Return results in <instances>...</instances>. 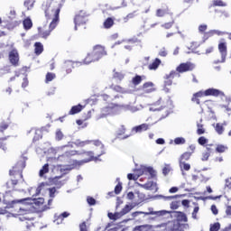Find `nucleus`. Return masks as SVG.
I'll return each instance as SVG.
<instances>
[{"mask_svg": "<svg viewBox=\"0 0 231 231\" xmlns=\"http://www.w3.org/2000/svg\"><path fill=\"white\" fill-rule=\"evenodd\" d=\"M34 3H35V0H25L23 3V5L25 6V8H27V10H30V6L31 8H33Z\"/></svg>", "mask_w": 231, "mask_h": 231, "instance_id": "nucleus-42", "label": "nucleus"}, {"mask_svg": "<svg viewBox=\"0 0 231 231\" xmlns=\"http://www.w3.org/2000/svg\"><path fill=\"white\" fill-rule=\"evenodd\" d=\"M213 6H226V3L223 2L222 0H214Z\"/></svg>", "mask_w": 231, "mask_h": 231, "instance_id": "nucleus-53", "label": "nucleus"}, {"mask_svg": "<svg viewBox=\"0 0 231 231\" xmlns=\"http://www.w3.org/2000/svg\"><path fill=\"white\" fill-rule=\"evenodd\" d=\"M49 192H50V198L53 199L55 198V192H57V189H55V187L49 188Z\"/></svg>", "mask_w": 231, "mask_h": 231, "instance_id": "nucleus-61", "label": "nucleus"}, {"mask_svg": "<svg viewBox=\"0 0 231 231\" xmlns=\"http://www.w3.org/2000/svg\"><path fill=\"white\" fill-rule=\"evenodd\" d=\"M9 60L13 66L19 64V53L17 51H11L9 53Z\"/></svg>", "mask_w": 231, "mask_h": 231, "instance_id": "nucleus-14", "label": "nucleus"}, {"mask_svg": "<svg viewBox=\"0 0 231 231\" xmlns=\"http://www.w3.org/2000/svg\"><path fill=\"white\" fill-rule=\"evenodd\" d=\"M115 24V20L111 17H108L104 22V28L106 30H109V28H112V26Z\"/></svg>", "mask_w": 231, "mask_h": 231, "instance_id": "nucleus-28", "label": "nucleus"}, {"mask_svg": "<svg viewBox=\"0 0 231 231\" xmlns=\"http://www.w3.org/2000/svg\"><path fill=\"white\" fill-rule=\"evenodd\" d=\"M23 26L25 32H28V30H32V28H33V22H32V18L30 17L25 18L23 21Z\"/></svg>", "mask_w": 231, "mask_h": 231, "instance_id": "nucleus-19", "label": "nucleus"}, {"mask_svg": "<svg viewBox=\"0 0 231 231\" xmlns=\"http://www.w3.org/2000/svg\"><path fill=\"white\" fill-rule=\"evenodd\" d=\"M178 198H185V194L173 195V196L154 195L150 197L151 199H164L165 201L171 200V199H176Z\"/></svg>", "mask_w": 231, "mask_h": 231, "instance_id": "nucleus-11", "label": "nucleus"}, {"mask_svg": "<svg viewBox=\"0 0 231 231\" xmlns=\"http://www.w3.org/2000/svg\"><path fill=\"white\" fill-rule=\"evenodd\" d=\"M176 75H178V72H176V70H171L170 74H166L164 76V86H172V79H174Z\"/></svg>", "mask_w": 231, "mask_h": 231, "instance_id": "nucleus-13", "label": "nucleus"}, {"mask_svg": "<svg viewBox=\"0 0 231 231\" xmlns=\"http://www.w3.org/2000/svg\"><path fill=\"white\" fill-rule=\"evenodd\" d=\"M152 228L151 225H143V226H137L134 227V231H149Z\"/></svg>", "mask_w": 231, "mask_h": 231, "instance_id": "nucleus-33", "label": "nucleus"}, {"mask_svg": "<svg viewBox=\"0 0 231 231\" xmlns=\"http://www.w3.org/2000/svg\"><path fill=\"white\" fill-rule=\"evenodd\" d=\"M202 97H205L203 94V90H200L195 94H193L192 97H191V102H196L198 104V106H199L200 101L199 98H202Z\"/></svg>", "mask_w": 231, "mask_h": 231, "instance_id": "nucleus-21", "label": "nucleus"}, {"mask_svg": "<svg viewBox=\"0 0 231 231\" xmlns=\"http://www.w3.org/2000/svg\"><path fill=\"white\" fill-rule=\"evenodd\" d=\"M138 206V203H133L132 205H125V208L120 211L121 216H125V214H129L134 207Z\"/></svg>", "mask_w": 231, "mask_h": 231, "instance_id": "nucleus-22", "label": "nucleus"}, {"mask_svg": "<svg viewBox=\"0 0 231 231\" xmlns=\"http://www.w3.org/2000/svg\"><path fill=\"white\" fill-rule=\"evenodd\" d=\"M198 143L199 145H207V143H208V139H207L205 136H200L198 139Z\"/></svg>", "mask_w": 231, "mask_h": 231, "instance_id": "nucleus-48", "label": "nucleus"}, {"mask_svg": "<svg viewBox=\"0 0 231 231\" xmlns=\"http://www.w3.org/2000/svg\"><path fill=\"white\" fill-rule=\"evenodd\" d=\"M157 184L154 181H147L144 184H139V187H142V189H145V190H152V187H156Z\"/></svg>", "mask_w": 231, "mask_h": 231, "instance_id": "nucleus-23", "label": "nucleus"}, {"mask_svg": "<svg viewBox=\"0 0 231 231\" xmlns=\"http://www.w3.org/2000/svg\"><path fill=\"white\" fill-rule=\"evenodd\" d=\"M190 156H192V152H185L180 155L179 162H189L190 160Z\"/></svg>", "mask_w": 231, "mask_h": 231, "instance_id": "nucleus-29", "label": "nucleus"}, {"mask_svg": "<svg viewBox=\"0 0 231 231\" xmlns=\"http://www.w3.org/2000/svg\"><path fill=\"white\" fill-rule=\"evenodd\" d=\"M17 183H19V180L17 179H12L10 181L6 182V187L7 189H10V185H12V187H15V185H17Z\"/></svg>", "mask_w": 231, "mask_h": 231, "instance_id": "nucleus-45", "label": "nucleus"}, {"mask_svg": "<svg viewBox=\"0 0 231 231\" xmlns=\"http://www.w3.org/2000/svg\"><path fill=\"white\" fill-rule=\"evenodd\" d=\"M17 203H23V205H35L36 207H41V205H44V198H26L22 199H14L11 202H8L7 208H14V206L17 205Z\"/></svg>", "mask_w": 231, "mask_h": 231, "instance_id": "nucleus-3", "label": "nucleus"}, {"mask_svg": "<svg viewBox=\"0 0 231 231\" xmlns=\"http://www.w3.org/2000/svg\"><path fill=\"white\" fill-rule=\"evenodd\" d=\"M132 83L134 86H139V84L142 83V76L136 75L135 77L133 78Z\"/></svg>", "mask_w": 231, "mask_h": 231, "instance_id": "nucleus-37", "label": "nucleus"}, {"mask_svg": "<svg viewBox=\"0 0 231 231\" xmlns=\"http://www.w3.org/2000/svg\"><path fill=\"white\" fill-rule=\"evenodd\" d=\"M167 214L171 215V217H175L176 219L173 221H177L178 223H187L189 221V218L187 217V215L184 212L181 211H168Z\"/></svg>", "mask_w": 231, "mask_h": 231, "instance_id": "nucleus-6", "label": "nucleus"}, {"mask_svg": "<svg viewBox=\"0 0 231 231\" xmlns=\"http://www.w3.org/2000/svg\"><path fill=\"white\" fill-rule=\"evenodd\" d=\"M86 17H88V14H86V12L84 11H80L79 14H76L75 18H74V24H76V26H80L81 24H86L88 19H86Z\"/></svg>", "mask_w": 231, "mask_h": 231, "instance_id": "nucleus-8", "label": "nucleus"}, {"mask_svg": "<svg viewBox=\"0 0 231 231\" xmlns=\"http://www.w3.org/2000/svg\"><path fill=\"white\" fill-rule=\"evenodd\" d=\"M143 172H148V174H150V178L152 180L154 178H156V171L154 170V168L149 166V167H145L143 169Z\"/></svg>", "mask_w": 231, "mask_h": 231, "instance_id": "nucleus-27", "label": "nucleus"}, {"mask_svg": "<svg viewBox=\"0 0 231 231\" xmlns=\"http://www.w3.org/2000/svg\"><path fill=\"white\" fill-rule=\"evenodd\" d=\"M83 108L84 106H82V105L80 104H79L78 106H73L69 110V115H77L80 113V111H82Z\"/></svg>", "mask_w": 231, "mask_h": 231, "instance_id": "nucleus-24", "label": "nucleus"}, {"mask_svg": "<svg viewBox=\"0 0 231 231\" xmlns=\"http://www.w3.org/2000/svg\"><path fill=\"white\" fill-rule=\"evenodd\" d=\"M228 149L227 146H225L223 144H218L216 148L217 152H225Z\"/></svg>", "mask_w": 231, "mask_h": 231, "instance_id": "nucleus-50", "label": "nucleus"}, {"mask_svg": "<svg viewBox=\"0 0 231 231\" xmlns=\"http://www.w3.org/2000/svg\"><path fill=\"white\" fill-rule=\"evenodd\" d=\"M41 138H42V134H41V131L40 130H36L35 131V135L32 139V142L35 143V142H39V140H41Z\"/></svg>", "mask_w": 231, "mask_h": 231, "instance_id": "nucleus-47", "label": "nucleus"}, {"mask_svg": "<svg viewBox=\"0 0 231 231\" xmlns=\"http://www.w3.org/2000/svg\"><path fill=\"white\" fill-rule=\"evenodd\" d=\"M160 64H162V60L156 58L154 61L148 66L150 70H156L157 68H160Z\"/></svg>", "mask_w": 231, "mask_h": 231, "instance_id": "nucleus-26", "label": "nucleus"}, {"mask_svg": "<svg viewBox=\"0 0 231 231\" xmlns=\"http://www.w3.org/2000/svg\"><path fill=\"white\" fill-rule=\"evenodd\" d=\"M166 231H181V226H180V222L172 221L168 224L165 228Z\"/></svg>", "mask_w": 231, "mask_h": 231, "instance_id": "nucleus-15", "label": "nucleus"}, {"mask_svg": "<svg viewBox=\"0 0 231 231\" xmlns=\"http://www.w3.org/2000/svg\"><path fill=\"white\" fill-rule=\"evenodd\" d=\"M91 142H93V143H94V145H96V147H101V151H106V146L104 145V143H102V142L100 140H94Z\"/></svg>", "mask_w": 231, "mask_h": 231, "instance_id": "nucleus-41", "label": "nucleus"}, {"mask_svg": "<svg viewBox=\"0 0 231 231\" xmlns=\"http://www.w3.org/2000/svg\"><path fill=\"white\" fill-rule=\"evenodd\" d=\"M203 95L204 97H224L225 93L217 88H208L205 91H203Z\"/></svg>", "mask_w": 231, "mask_h": 231, "instance_id": "nucleus-9", "label": "nucleus"}, {"mask_svg": "<svg viewBox=\"0 0 231 231\" xmlns=\"http://www.w3.org/2000/svg\"><path fill=\"white\" fill-rule=\"evenodd\" d=\"M171 210H178L180 208V202L179 201H172L170 205Z\"/></svg>", "mask_w": 231, "mask_h": 231, "instance_id": "nucleus-54", "label": "nucleus"}, {"mask_svg": "<svg viewBox=\"0 0 231 231\" xmlns=\"http://www.w3.org/2000/svg\"><path fill=\"white\" fill-rule=\"evenodd\" d=\"M140 176L138 175H134V173H128L127 174V179L130 180V181H136V180H138Z\"/></svg>", "mask_w": 231, "mask_h": 231, "instance_id": "nucleus-55", "label": "nucleus"}, {"mask_svg": "<svg viewBox=\"0 0 231 231\" xmlns=\"http://www.w3.org/2000/svg\"><path fill=\"white\" fill-rule=\"evenodd\" d=\"M137 194V197H138V205H140V203H143V200L145 199V194L144 193H142L140 191H137L136 192Z\"/></svg>", "mask_w": 231, "mask_h": 231, "instance_id": "nucleus-46", "label": "nucleus"}, {"mask_svg": "<svg viewBox=\"0 0 231 231\" xmlns=\"http://www.w3.org/2000/svg\"><path fill=\"white\" fill-rule=\"evenodd\" d=\"M107 216L109 219H111L112 221H116V219H120V217H122V214L120 212H116V213L109 212Z\"/></svg>", "mask_w": 231, "mask_h": 231, "instance_id": "nucleus-30", "label": "nucleus"}, {"mask_svg": "<svg viewBox=\"0 0 231 231\" xmlns=\"http://www.w3.org/2000/svg\"><path fill=\"white\" fill-rule=\"evenodd\" d=\"M166 14H169V8H167V9H158L156 11L157 17H163V15H166Z\"/></svg>", "mask_w": 231, "mask_h": 231, "instance_id": "nucleus-38", "label": "nucleus"}, {"mask_svg": "<svg viewBox=\"0 0 231 231\" xmlns=\"http://www.w3.org/2000/svg\"><path fill=\"white\" fill-rule=\"evenodd\" d=\"M215 131H217V134H223L225 128L219 123L216 125Z\"/></svg>", "mask_w": 231, "mask_h": 231, "instance_id": "nucleus-44", "label": "nucleus"}, {"mask_svg": "<svg viewBox=\"0 0 231 231\" xmlns=\"http://www.w3.org/2000/svg\"><path fill=\"white\" fill-rule=\"evenodd\" d=\"M79 231H88V226L86 225V222L79 224Z\"/></svg>", "mask_w": 231, "mask_h": 231, "instance_id": "nucleus-63", "label": "nucleus"}, {"mask_svg": "<svg viewBox=\"0 0 231 231\" xmlns=\"http://www.w3.org/2000/svg\"><path fill=\"white\" fill-rule=\"evenodd\" d=\"M197 134L201 135V134H205V128H203V125L197 123Z\"/></svg>", "mask_w": 231, "mask_h": 231, "instance_id": "nucleus-40", "label": "nucleus"}, {"mask_svg": "<svg viewBox=\"0 0 231 231\" xmlns=\"http://www.w3.org/2000/svg\"><path fill=\"white\" fill-rule=\"evenodd\" d=\"M135 14H136V11H134V13L128 14L124 18L125 23H127V21H129V19H134V17L136 15Z\"/></svg>", "mask_w": 231, "mask_h": 231, "instance_id": "nucleus-60", "label": "nucleus"}, {"mask_svg": "<svg viewBox=\"0 0 231 231\" xmlns=\"http://www.w3.org/2000/svg\"><path fill=\"white\" fill-rule=\"evenodd\" d=\"M9 125L6 122H2L0 124V133H5V131H6V129H8Z\"/></svg>", "mask_w": 231, "mask_h": 231, "instance_id": "nucleus-51", "label": "nucleus"}, {"mask_svg": "<svg viewBox=\"0 0 231 231\" xmlns=\"http://www.w3.org/2000/svg\"><path fill=\"white\" fill-rule=\"evenodd\" d=\"M221 228V224L219 222H216L210 225L209 231H219Z\"/></svg>", "mask_w": 231, "mask_h": 231, "instance_id": "nucleus-36", "label": "nucleus"}, {"mask_svg": "<svg viewBox=\"0 0 231 231\" xmlns=\"http://www.w3.org/2000/svg\"><path fill=\"white\" fill-rule=\"evenodd\" d=\"M62 176H64V174L60 175V176H56L51 180V182L56 185L57 189H60V187H62L63 185L66 184V181H68V179L65 180H60V178H62Z\"/></svg>", "mask_w": 231, "mask_h": 231, "instance_id": "nucleus-17", "label": "nucleus"}, {"mask_svg": "<svg viewBox=\"0 0 231 231\" xmlns=\"http://www.w3.org/2000/svg\"><path fill=\"white\" fill-rule=\"evenodd\" d=\"M34 53L36 55H41V53H42V51H44V46L42 45V43L37 42L34 43Z\"/></svg>", "mask_w": 231, "mask_h": 231, "instance_id": "nucleus-25", "label": "nucleus"}, {"mask_svg": "<svg viewBox=\"0 0 231 231\" xmlns=\"http://www.w3.org/2000/svg\"><path fill=\"white\" fill-rule=\"evenodd\" d=\"M62 6H64V0H60V2L58 4V7L56 9H52V12H54V18L52 19V21L49 25V30L44 31L42 33V39H47L48 37H50V33H51V32H53L55 28H57V24H59V17H60V10L62 9Z\"/></svg>", "mask_w": 231, "mask_h": 231, "instance_id": "nucleus-1", "label": "nucleus"}, {"mask_svg": "<svg viewBox=\"0 0 231 231\" xmlns=\"http://www.w3.org/2000/svg\"><path fill=\"white\" fill-rule=\"evenodd\" d=\"M149 129L148 124H142L132 128V133H143V131H147Z\"/></svg>", "mask_w": 231, "mask_h": 231, "instance_id": "nucleus-18", "label": "nucleus"}, {"mask_svg": "<svg viewBox=\"0 0 231 231\" xmlns=\"http://www.w3.org/2000/svg\"><path fill=\"white\" fill-rule=\"evenodd\" d=\"M169 211L162 209L160 211H154L153 208H148V212H144L143 215L144 216H157V217H163L166 216V214H168Z\"/></svg>", "mask_w": 231, "mask_h": 231, "instance_id": "nucleus-10", "label": "nucleus"}, {"mask_svg": "<svg viewBox=\"0 0 231 231\" xmlns=\"http://www.w3.org/2000/svg\"><path fill=\"white\" fill-rule=\"evenodd\" d=\"M55 77H56L55 73L48 72L46 74V79H45L46 84H48V82H51V80H53Z\"/></svg>", "mask_w": 231, "mask_h": 231, "instance_id": "nucleus-43", "label": "nucleus"}, {"mask_svg": "<svg viewBox=\"0 0 231 231\" xmlns=\"http://www.w3.org/2000/svg\"><path fill=\"white\" fill-rule=\"evenodd\" d=\"M72 143H74V145H76L77 147H84V145H88V143H91V141L90 140L80 141V139H78Z\"/></svg>", "mask_w": 231, "mask_h": 231, "instance_id": "nucleus-31", "label": "nucleus"}, {"mask_svg": "<svg viewBox=\"0 0 231 231\" xmlns=\"http://www.w3.org/2000/svg\"><path fill=\"white\" fill-rule=\"evenodd\" d=\"M107 55L106 49L101 45H96L91 54H88V57L84 60V64H91V62H97L102 59V57Z\"/></svg>", "mask_w": 231, "mask_h": 231, "instance_id": "nucleus-2", "label": "nucleus"}, {"mask_svg": "<svg viewBox=\"0 0 231 231\" xmlns=\"http://www.w3.org/2000/svg\"><path fill=\"white\" fill-rule=\"evenodd\" d=\"M122 192V182H118L115 187V194H120Z\"/></svg>", "mask_w": 231, "mask_h": 231, "instance_id": "nucleus-56", "label": "nucleus"}, {"mask_svg": "<svg viewBox=\"0 0 231 231\" xmlns=\"http://www.w3.org/2000/svg\"><path fill=\"white\" fill-rule=\"evenodd\" d=\"M76 154H79V152L75 150L65 152L63 154L58 156V162H61V163H72V165H79V161L71 159V157L76 156Z\"/></svg>", "mask_w": 231, "mask_h": 231, "instance_id": "nucleus-4", "label": "nucleus"}, {"mask_svg": "<svg viewBox=\"0 0 231 231\" xmlns=\"http://www.w3.org/2000/svg\"><path fill=\"white\" fill-rule=\"evenodd\" d=\"M186 140L183 137H177L174 139L175 145H183L186 143Z\"/></svg>", "mask_w": 231, "mask_h": 231, "instance_id": "nucleus-39", "label": "nucleus"}, {"mask_svg": "<svg viewBox=\"0 0 231 231\" xmlns=\"http://www.w3.org/2000/svg\"><path fill=\"white\" fill-rule=\"evenodd\" d=\"M75 64H82L80 62H73L71 60H65L64 69H66V73L69 74L72 71V69L75 68Z\"/></svg>", "mask_w": 231, "mask_h": 231, "instance_id": "nucleus-16", "label": "nucleus"}, {"mask_svg": "<svg viewBox=\"0 0 231 231\" xmlns=\"http://www.w3.org/2000/svg\"><path fill=\"white\" fill-rule=\"evenodd\" d=\"M117 136H122V134H125V126L124 125L117 130Z\"/></svg>", "mask_w": 231, "mask_h": 231, "instance_id": "nucleus-59", "label": "nucleus"}, {"mask_svg": "<svg viewBox=\"0 0 231 231\" xmlns=\"http://www.w3.org/2000/svg\"><path fill=\"white\" fill-rule=\"evenodd\" d=\"M179 165L180 168V171H190V164L185 162H179Z\"/></svg>", "mask_w": 231, "mask_h": 231, "instance_id": "nucleus-35", "label": "nucleus"}, {"mask_svg": "<svg viewBox=\"0 0 231 231\" xmlns=\"http://www.w3.org/2000/svg\"><path fill=\"white\" fill-rule=\"evenodd\" d=\"M196 68V65L192 62H186V63H180L177 68H176V72L178 73H186V71H192Z\"/></svg>", "mask_w": 231, "mask_h": 231, "instance_id": "nucleus-7", "label": "nucleus"}, {"mask_svg": "<svg viewBox=\"0 0 231 231\" xmlns=\"http://www.w3.org/2000/svg\"><path fill=\"white\" fill-rule=\"evenodd\" d=\"M26 167V160L18 161L13 169L9 171V176H18L23 180V171Z\"/></svg>", "mask_w": 231, "mask_h": 231, "instance_id": "nucleus-5", "label": "nucleus"}, {"mask_svg": "<svg viewBox=\"0 0 231 231\" xmlns=\"http://www.w3.org/2000/svg\"><path fill=\"white\" fill-rule=\"evenodd\" d=\"M225 187L231 189V178L226 179V184Z\"/></svg>", "mask_w": 231, "mask_h": 231, "instance_id": "nucleus-64", "label": "nucleus"}, {"mask_svg": "<svg viewBox=\"0 0 231 231\" xmlns=\"http://www.w3.org/2000/svg\"><path fill=\"white\" fill-rule=\"evenodd\" d=\"M42 7L44 10L46 19H50V14H48V10H50V5L46 4L45 5H42Z\"/></svg>", "mask_w": 231, "mask_h": 231, "instance_id": "nucleus-58", "label": "nucleus"}, {"mask_svg": "<svg viewBox=\"0 0 231 231\" xmlns=\"http://www.w3.org/2000/svg\"><path fill=\"white\" fill-rule=\"evenodd\" d=\"M69 216H70L69 212L64 211L58 217H57V215H55V217H58V219H66V217H69Z\"/></svg>", "mask_w": 231, "mask_h": 231, "instance_id": "nucleus-52", "label": "nucleus"}, {"mask_svg": "<svg viewBox=\"0 0 231 231\" xmlns=\"http://www.w3.org/2000/svg\"><path fill=\"white\" fill-rule=\"evenodd\" d=\"M50 171V164L46 163L42 166V168L40 170L39 176L42 178L46 173Z\"/></svg>", "mask_w": 231, "mask_h": 231, "instance_id": "nucleus-32", "label": "nucleus"}, {"mask_svg": "<svg viewBox=\"0 0 231 231\" xmlns=\"http://www.w3.org/2000/svg\"><path fill=\"white\" fill-rule=\"evenodd\" d=\"M113 77L115 79H117V80L122 81V80H124L125 75L123 73H120V72H115Z\"/></svg>", "mask_w": 231, "mask_h": 231, "instance_id": "nucleus-57", "label": "nucleus"}, {"mask_svg": "<svg viewBox=\"0 0 231 231\" xmlns=\"http://www.w3.org/2000/svg\"><path fill=\"white\" fill-rule=\"evenodd\" d=\"M55 140L56 142H61V140H64V134L60 129H57L55 133Z\"/></svg>", "mask_w": 231, "mask_h": 231, "instance_id": "nucleus-34", "label": "nucleus"}, {"mask_svg": "<svg viewBox=\"0 0 231 231\" xmlns=\"http://www.w3.org/2000/svg\"><path fill=\"white\" fill-rule=\"evenodd\" d=\"M83 154H87V156H89L88 159H84L82 161L79 162V165H84V163H89V162H93V156L95 155V152L89 151V152H83Z\"/></svg>", "mask_w": 231, "mask_h": 231, "instance_id": "nucleus-20", "label": "nucleus"}, {"mask_svg": "<svg viewBox=\"0 0 231 231\" xmlns=\"http://www.w3.org/2000/svg\"><path fill=\"white\" fill-rule=\"evenodd\" d=\"M87 203L89 205V207H93L97 205V199H95V198L93 197H88Z\"/></svg>", "mask_w": 231, "mask_h": 231, "instance_id": "nucleus-49", "label": "nucleus"}, {"mask_svg": "<svg viewBox=\"0 0 231 231\" xmlns=\"http://www.w3.org/2000/svg\"><path fill=\"white\" fill-rule=\"evenodd\" d=\"M218 51L221 55L222 62H226V42H220L218 44Z\"/></svg>", "mask_w": 231, "mask_h": 231, "instance_id": "nucleus-12", "label": "nucleus"}, {"mask_svg": "<svg viewBox=\"0 0 231 231\" xmlns=\"http://www.w3.org/2000/svg\"><path fill=\"white\" fill-rule=\"evenodd\" d=\"M169 172H171V165H167L162 169V174L164 176H167V174H169Z\"/></svg>", "mask_w": 231, "mask_h": 231, "instance_id": "nucleus-62", "label": "nucleus"}]
</instances>
